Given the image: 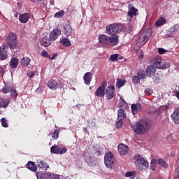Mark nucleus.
<instances>
[{"label": "nucleus", "instance_id": "obj_1", "mask_svg": "<svg viewBox=\"0 0 179 179\" xmlns=\"http://www.w3.org/2000/svg\"><path fill=\"white\" fill-rule=\"evenodd\" d=\"M99 44L102 45H117L118 44V36L108 37L107 35L101 34L98 36Z\"/></svg>", "mask_w": 179, "mask_h": 179}, {"label": "nucleus", "instance_id": "obj_2", "mask_svg": "<svg viewBox=\"0 0 179 179\" xmlns=\"http://www.w3.org/2000/svg\"><path fill=\"white\" fill-rule=\"evenodd\" d=\"M131 127L134 132L138 135H144V134H146L149 131L148 124L142 122L132 123Z\"/></svg>", "mask_w": 179, "mask_h": 179}, {"label": "nucleus", "instance_id": "obj_3", "mask_svg": "<svg viewBox=\"0 0 179 179\" xmlns=\"http://www.w3.org/2000/svg\"><path fill=\"white\" fill-rule=\"evenodd\" d=\"M122 27L120 24H110L106 26V33L108 36H117L121 31Z\"/></svg>", "mask_w": 179, "mask_h": 179}, {"label": "nucleus", "instance_id": "obj_4", "mask_svg": "<svg viewBox=\"0 0 179 179\" xmlns=\"http://www.w3.org/2000/svg\"><path fill=\"white\" fill-rule=\"evenodd\" d=\"M6 44L10 47V50H15L17 48V37L16 34L11 32L6 37Z\"/></svg>", "mask_w": 179, "mask_h": 179}, {"label": "nucleus", "instance_id": "obj_5", "mask_svg": "<svg viewBox=\"0 0 179 179\" xmlns=\"http://www.w3.org/2000/svg\"><path fill=\"white\" fill-rule=\"evenodd\" d=\"M135 165L138 170H146L149 167V162L144 157L139 156L136 158Z\"/></svg>", "mask_w": 179, "mask_h": 179}, {"label": "nucleus", "instance_id": "obj_6", "mask_svg": "<svg viewBox=\"0 0 179 179\" xmlns=\"http://www.w3.org/2000/svg\"><path fill=\"white\" fill-rule=\"evenodd\" d=\"M104 164L107 169H113L114 167V155H113V153L108 152L105 154Z\"/></svg>", "mask_w": 179, "mask_h": 179}, {"label": "nucleus", "instance_id": "obj_7", "mask_svg": "<svg viewBox=\"0 0 179 179\" xmlns=\"http://www.w3.org/2000/svg\"><path fill=\"white\" fill-rule=\"evenodd\" d=\"M106 87H107V82H103L95 92L96 97H104L106 96Z\"/></svg>", "mask_w": 179, "mask_h": 179}, {"label": "nucleus", "instance_id": "obj_8", "mask_svg": "<svg viewBox=\"0 0 179 179\" xmlns=\"http://www.w3.org/2000/svg\"><path fill=\"white\" fill-rule=\"evenodd\" d=\"M139 15V11L135 6H134V4L129 3L128 5V12H127V16L129 18V20L134 17V16H138Z\"/></svg>", "mask_w": 179, "mask_h": 179}, {"label": "nucleus", "instance_id": "obj_9", "mask_svg": "<svg viewBox=\"0 0 179 179\" xmlns=\"http://www.w3.org/2000/svg\"><path fill=\"white\" fill-rule=\"evenodd\" d=\"M115 92V87H114L113 85H110L105 90L106 97L108 98V100H111V99L114 97Z\"/></svg>", "mask_w": 179, "mask_h": 179}, {"label": "nucleus", "instance_id": "obj_10", "mask_svg": "<svg viewBox=\"0 0 179 179\" xmlns=\"http://www.w3.org/2000/svg\"><path fill=\"white\" fill-rule=\"evenodd\" d=\"M62 31L59 29H55L50 33L49 38L51 41H55L61 34Z\"/></svg>", "mask_w": 179, "mask_h": 179}, {"label": "nucleus", "instance_id": "obj_11", "mask_svg": "<svg viewBox=\"0 0 179 179\" xmlns=\"http://www.w3.org/2000/svg\"><path fill=\"white\" fill-rule=\"evenodd\" d=\"M64 34L66 37H69L72 36V33H73V29H72V27H71V24L69 22H66L64 25Z\"/></svg>", "mask_w": 179, "mask_h": 179}, {"label": "nucleus", "instance_id": "obj_12", "mask_svg": "<svg viewBox=\"0 0 179 179\" xmlns=\"http://www.w3.org/2000/svg\"><path fill=\"white\" fill-rule=\"evenodd\" d=\"M171 118L175 124H179V107L175 108L173 113L171 115Z\"/></svg>", "mask_w": 179, "mask_h": 179}, {"label": "nucleus", "instance_id": "obj_13", "mask_svg": "<svg viewBox=\"0 0 179 179\" xmlns=\"http://www.w3.org/2000/svg\"><path fill=\"white\" fill-rule=\"evenodd\" d=\"M117 149L120 155H124L128 153V146H127V145L120 144L117 146Z\"/></svg>", "mask_w": 179, "mask_h": 179}, {"label": "nucleus", "instance_id": "obj_14", "mask_svg": "<svg viewBox=\"0 0 179 179\" xmlns=\"http://www.w3.org/2000/svg\"><path fill=\"white\" fill-rule=\"evenodd\" d=\"M30 19V14L25 13L24 14H21L19 16V20L21 23H27L29 20Z\"/></svg>", "mask_w": 179, "mask_h": 179}, {"label": "nucleus", "instance_id": "obj_15", "mask_svg": "<svg viewBox=\"0 0 179 179\" xmlns=\"http://www.w3.org/2000/svg\"><path fill=\"white\" fill-rule=\"evenodd\" d=\"M147 76H154L156 73V67L153 65L148 66L146 69Z\"/></svg>", "mask_w": 179, "mask_h": 179}, {"label": "nucleus", "instance_id": "obj_16", "mask_svg": "<svg viewBox=\"0 0 179 179\" xmlns=\"http://www.w3.org/2000/svg\"><path fill=\"white\" fill-rule=\"evenodd\" d=\"M92 73L90 72H87L84 74V76H83V80H84V83L87 85H89L91 82H92Z\"/></svg>", "mask_w": 179, "mask_h": 179}, {"label": "nucleus", "instance_id": "obj_17", "mask_svg": "<svg viewBox=\"0 0 179 179\" xmlns=\"http://www.w3.org/2000/svg\"><path fill=\"white\" fill-rule=\"evenodd\" d=\"M48 86L52 90H57V89L58 88V82H57L56 80H55L53 79L50 80L48 82Z\"/></svg>", "mask_w": 179, "mask_h": 179}, {"label": "nucleus", "instance_id": "obj_18", "mask_svg": "<svg viewBox=\"0 0 179 179\" xmlns=\"http://www.w3.org/2000/svg\"><path fill=\"white\" fill-rule=\"evenodd\" d=\"M148 40L149 36H148V35H146L145 34H143L138 38V43H140L141 45H145V44L148 43Z\"/></svg>", "mask_w": 179, "mask_h": 179}, {"label": "nucleus", "instance_id": "obj_19", "mask_svg": "<svg viewBox=\"0 0 179 179\" xmlns=\"http://www.w3.org/2000/svg\"><path fill=\"white\" fill-rule=\"evenodd\" d=\"M51 39H50V37H43L41 41V45H43V47H48L52 44V42H51Z\"/></svg>", "mask_w": 179, "mask_h": 179}, {"label": "nucleus", "instance_id": "obj_20", "mask_svg": "<svg viewBox=\"0 0 179 179\" xmlns=\"http://www.w3.org/2000/svg\"><path fill=\"white\" fill-rule=\"evenodd\" d=\"M8 58V50L5 49V46L3 48H1L0 46V59L1 61H4Z\"/></svg>", "mask_w": 179, "mask_h": 179}, {"label": "nucleus", "instance_id": "obj_21", "mask_svg": "<svg viewBox=\"0 0 179 179\" xmlns=\"http://www.w3.org/2000/svg\"><path fill=\"white\" fill-rule=\"evenodd\" d=\"M37 165L39 169H42V170H47L48 169V165L45 161H43L41 159L37 160Z\"/></svg>", "mask_w": 179, "mask_h": 179}, {"label": "nucleus", "instance_id": "obj_22", "mask_svg": "<svg viewBox=\"0 0 179 179\" xmlns=\"http://www.w3.org/2000/svg\"><path fill=\"white\" fill-rule=\"evenodd\" d=\"M10 101L7 99L0 98V108H6Z\"/></svg>", "mask_w": 179, "mask_h": 179}, {"label": "nucleus", "instance_id": "obj_23", "mask_svg": "<svg viewBox=\"0 0 179 179\" xmlns=\"http://www.w3.org/2000/svg\"><path fill=\"white\" fill-rule=\"evenodd\" d=\"M50 176L51 173L49 172H44L43 173L38 172L36 173V177L38 178L39 177L41 179H50Z\"/></svg>", "mask_w": 179, "mask_h": 179}, {"label": "nucleus", "instance_id": "obj_24", "mask_svg": "<svg viewBox=\"0 0 179 179\" xmlns=\"http://www.w3.org/2000/svg\"><path fill=\"white\" fill-rule=\"evenodd\" d=\"M12 89H13V85H12V84H10V83L5 84L4 87L2 89V92L4 94H6L9 93V92H10V90H12Z\"/></svg>", "mask_w": 179, "mask_h": 179}, {"label": "nucleus", "instance_id": "obj_25", "mask_svg": "<svg viewBox=\"0 0 179 179\" xmlns=\"http://www.w3.org/2000/svg\"><path fill=\"white\" fill-rule=\"evenodd\" d=\"M27 169L29 170H31V171L36 172L37 171V166H36V164L34 162L29 161L27 164Z\"/></svg>", "mask_w": 179, "mask_h": 179}, {"label": "nucleus", "instance_id": "obj_26", "mask_svg": "<svg viewBox=\"0 0 179 179\" xmlns=\"http://www.w3.org/2000/svg\"><path fill=\"white\" fill-rule=\"evenodd\" d=\"M141 103H137V104H132L131 105V113L134 115H135V114H137L138 113V110H141Z\"/></svg>", "mask_w": 179, "mask_h": 179}, {"label": "nucleus", "instance_id": "obj_27", "mask_svg": "<svg viewBox=\"0 0 179 179\" xmlns=\"http://www.w3.org/2000/svg\"><path fill=\"white\" fill-rule=\"evenodd\" d=\"M157 68V69H169V68H170V64H169V63L165 62L162 59L161 60V62H159V64Z\"/></svg>", "mask_w": 179, "mask_h": 179}, {"label": "nucleus", "instance_id": "obj_28", "mask_svg": "<svg viewBox=\"0 0 179 179\" xmlns=\"http://www.w3.org/2000/svg\"><path fill=\"white\" fill-rule=\"evenodd\" d=\"M17 65H19V59L16 57H13L10 62V66L16 69L17 68Z\"/></svg>", "mask_w": 179, "mask_h": 179}, {"label": "nucleus", "instance_id": "obj_29", "mask_svg": "<svg viewBox=\"0 0 179 179\" xmlns=\"http://www.w3.org/2000/svg\"><path fill=\"white\" fill-rule=\"evenodd\" d=\"M157 162L163 169H169V164L163 159L159 158Z\"/></svg>", "mask_w": 179, "mask_h": 179}, {"label": "nucleus", "instance_id": "obj_30", "mask_svg": "<svg viewBox=\"0 0 179 179\" xmlns=\"http://www.w3.org/2000/svg\"><path fill=\"white\" fill-rule=\"evenodd\" d=\"M30 58L28 57H23L21 61L20 64L22 66H29V64H30Z\"/></svg>", "mask_w": 179, "mask_h": 179}, {"label": "nucleus", "instance_id": "obj_31", "mask_svg": "<svg viewBox=\"0 0 179 179\" xmlns=\"http://www.w3.org/2000/svg\"><path fill=\"white\" fill-rule=\"evenodd\" d=\"M83 156L86 163L92 164V157L90 156V153H89V152H85Z\"/></svg>", "mask_w": 179, "mask_h": 179}, {"label": "nucleus", "instance_id": "obj_32", "mask_svg": "<svg viewBox=\"0 0 179 179\" xmlns=\"http://www.w3.org/2000/svg\"><path fill=\"white\" fill-rule=\"evenodd\" d=\"M60 43H62V45H64V47H71V41L68 39V38H64L60 41Z\"/></svg>", "mask_w": 179, "mask_h": 179}, {"label": "nucleus", "instance_id": "obj_33", "mask_svg": "<svg viewBox=\"0 0 179 179\" xmlns=\"http://www.w3.org/2000/svg\"><path fill=\"white\" fill-rule=\"evenodd\" d=\"M118 118L120 120H124L127 117V114H125V110L124 109H119L117 111Z\"/></svg>", "mask_w": 179, "mask_h": 179}, {"label": "nucleus", "instance_id": "obj_34", "mask_svg": "<svg viewBox=\"0 0 179 179\" xmlns=\"http://www.w3.org/2000/svg\"><path fill=\"white\" fill-rule=\"evenodd\" d=\"M125 83H127V81L125 80L118 79L117 80V82H116V87H117L118 89H121V87H122V86H124Z\"/></svg>", "mask_w": 179, "mask_h": 179}, {"label": "nucleus", "instance_id": "obj_35", "mask_svg": "<svg viewBox=\"0 0 179 179\" xmlns=\"http://www.w3.org/2000/svg\"><path fill=\"white\" fill-rule=\"evenodd\" d=\"M157 167V160H156V159H153L152 160H151L150 170H152V171H156Z\"/></svg>", "mask_w": 179, "mask_h": 179}, {"label": "nucleus", "instance_id": "obj_36", "mask_svg": "<svg viewBox=\"0 0 179 179\" xmlns=\"http://www.w3.org/2000/svg\"><path fill=\"white\" fill-rule=\"evenodd\" d=\"M162 60V57H155V58L152 60V64L155 65L154 66H155V68H157L158 66H159V64H160V62H161Z\"/></svg>", "mask_w": 179, "mask_h": 179}, {"label": "nucleus", "instance_id": "obj_37", "mask_svg": "<svg viewBox=\"0 0 179 179\" xmlns=\"http://www.w3.org/2000/svg\"><path fill=\"white\" fill-rule=\"evenodd\" d=\"M50 152H51V153H55V154L59 155V146H58V145L52 146L50 148Z\"/></svg>", "mask_w": 179, "mask_h": 179}, {"label": "nucleus", "instance_id": "obj_38", "mask_svg": "<svg viewBox=\"0 0 179 179\" xmlns=\"http://www.w3.org/2000/svg\"><path fill=\"white\" fill-rule=\"evenodd\" d=\"M164 23H166V19L161 17L156 21L155 24L157 26V27H159V26H162V24H164Z\"/></svg>", "mask_w": 179, "mask_h": 179}, {"label": "nucleus", "instance_id": "obj_39", "mask_svg": "<svg viewBox=\"0 0 179 179\" xmlns=\"http://www.w3.org/2000/svg\"><path fill=\"white\" fill-rule=\"evenodd\" d=\"M125 177H129L131 179H135L136 177V173L135 171L127 172L125 174Z\"/></svg>", "mask_w": 179, "mask_h": 179}, {"label": "nucleus", "instance_id": "obj_40", "mask_svg": "<svg viewBox=\"0 0 179 179\" xmlns=\"http://www.w3.org/2000/svg\"><path fill=\"white\" fill-rule=\"evenodd\" d=\"M64 15H65V11H64V10H61L55 14V17L61 19V17H63Z\"/></svg>", "mask_w": 179, "mask_h": 179}, {"label": "nucleus", "instance_id": "obj_41", "mask_svg": "<svg viewBox=\"0 0 179 179\" xmlns=\"http://www.w3.org/2000/svg\"><path fill=\"white\" fill-rule=\"evenodd\" d=\"M136 55L139 61H142L143 59V51L142 50H138Z\"/></svg>", "mask_w": 179, "mask_h": 179}, {"label": "nucleus", "instance_id": "obj_42", "mask_svg": "<svg viewBox=\"0 0 179 179\" xmlns=\"http://www.w3.org/2000/svg\"><path fill=\"white\" fill-rule=\"evenodd\" d=\"M137 76H138V77H140L141 79H145L146 74L145 73V71L143 70H140L138 73H137Z\"/></svg>", "mask_w": 179, "mask_h": 179}, {"label": "nucleus", "instance_id": "obj_43", "mask_svg": "<svg viewBox=\"0 0 179 179\" xmlns=\"http://www.w3.org/2000/svg\"><path fill=\"white\" fill-rule=\"evenodd\" d=\"M118 54H114L110 56V59L112 62H115L118 59Z\"/></svg>", "mask_w": 179, "mask_h": 179}, {"label": "nucleus", "instance_id": "obj_44", "mask_svg": "<svg viewBox=\"0 0 179 179\" xmlns=\"http://www.w3.org/2000/svg\"><path fill=\"white\" fill-rule=\"evenodd\" d=\"M59 135V129H56L52 135V138H54V139H58Z\"/></svg>", "mask_w": 179, "mask_h": 179}, {"label": "nucleus", "instance_id": "obj_45", "mask_svg": "<svg viewBox=\"0 0 179 179\" xmlns=\"http://www.w3.org/2000/svg\"><path fill=\"white\" fill-rule=\"evenodd\" d=\"M132 31V25L127 24L124 27V33H131Z\"/></svg>", "mask_w": 179, "mask_h": 179}, {"label": "nucleus", "instance_id": "obj_46", "mask_svg": "<svg viewBox=\"0 0 179 179\" xmlns=\"http://www.w3.org/2000/svg\"><path fill=\"white\" fill-rule=\"evenodd\" d=\"M10 96H11V97H13V99H16L17 97V92H16V91L15 90L12 89L10 91Z\"/></svg>", "mask_w": 179, "mask_h": 179}, {"label": "nucleus", "instance_id": "obj_47", "mask_svg": "<svg viewBox=\"0 0 179 179\" xmlns=\"http://www.w3.org/2000/svg\"><path fill=\"white\" fill-rule=\"evenodd\" d=\"M133 82H134V83H139L141 82V78L138 73L133 77Z\"/></svg>", "mask_w": 179, "mask_h": 179}, {"label": "nucleus", "instance_id": "obj_48", "mask_svg": "<svg viewBox=\"0 0 179 179\" xmlns=\"http://www.w3.org/2000/svg\"><path fill=\"white\" fill-rule=\"evenodd\" d=\"M1 122L2 127H3L4 128H8V121H6V118L3 117L1 120Z\"/></svg>", "mask_w": 179, "mask_h": 179}, {"label": "nucleus", "instance_id": "obj_49", "mask_svg": "<svg viewBox=\"0 0 179 179\" xmlns=\"http://www.w3.org/2000/svg\"><path fill=\"white\" fill-rule=\"evenodd\" d=\"M89 127L91 128V129H96V120H93L90 124Z\"/></svg>", "mask_w": 179, "mask_h": 179}, {"label": "nucleus", "instance_id": "obj_50", "mask_svg": "<svg viewBox=\"0 0 179 179\" xmlns=\"http://www.w3.org/2000/svg\"><path fill=\"white\" fill-rule=\"evenodd\" d=\"M66 152H68V149L66 148H59V155H64Z\"/></svg>", "mask_w": 179, "mask_h": 179}, {"label": "nucleus", "instance_id": "obj_51", "mask_svg": "<svg viewBox=\"0 0 179 179\" xmlns=\"http://www.w3.org/2000/svg\"><path fill=\"white\" fill-rule=\"evenodd\" d=\"M41 55L44 57V58H50V55L48 54V52H47L46 50H43L41 52Z\"/></svg>", "mask_w": 179, "mask_h": 179}, {"label": "nucleus", "instance_id": "obj_52", "mask_svg": "<svg viewBox=\"0 0 179 179\" xmlns=\"http://www.w3.org/2000/svg\"><path fill=\"white\" fill-rule=\"evenodd\" d=\"M120 106L123 108H127V107H128V103H127V102L122 99V102L120 103Z\"/></svg>", "mask_w": 179, "mask_h": 179}, {"label": "nucleus", "instance_id": "obj_53", "mask_svg": "<svg viewBox=\"0 0 179 179\" xmlns=\"http://www.w3.org/2000/svg\"><path fill=\"white\" fill-rule=\"evenodd\" d=\"M122 119H119V120L116 122V127L121 128L122 127Z\"/></svg>", "mask_w": 179, "mask_h": 179}, {"label": "nucleus", "instance_id": "obj_54", "mask_svg": "<svg viewBox=\"0 0 179 179\" xmlns=\"http://www.w3.org/2000/svg\"><path fill=\"white\" fill-rule=\"evenodd\" d=\"M156 113V109L155 107H152L150 110H148V113L150 114V115H153Z\"/></svg>", "mask_w": 179, "mask_h": 179}, {"label": "nucleus", "instance_id": "obj_55", "mask_svg": "<svg viewBox=\"0 0 179 179\" xmlns=\"http://www.w3.org/2000/svg\"><path fill=\"white\" fill-rule=\"evenodd\" d=\"M50 179H59V176L55 173H50Z\"/></svg>", "mask_w": 179, "mask_h": 179}, {"label": "nucleus", "instance_id": "obj_56", "mask_svg": "<svg viewBox=\"0 0 179 179\" xmlns=\"http://www.w3.org/2000/svg\"><path fill=\"white\" fill-rule=\"evenodd\" d=\"M174 179H179V170L176 169L174 176H173Z\"/></svg>", "mask_w": 179, "mask_h": 179}, {"label": "nucleus", "instance_id": "obj_57", "mask_svg": "<svg viewBox=\"0 0 179 179\" xmlns=\"http://www.w3.org/2000/svg\"><path fill=\"white\" fill-rule=\"evenodd\" d=\"M158 52L160 55H163V54H164V52H166V50H164V48H159Z\"/></svg>", "mask_w": 179, "mask_h": 179}, {"label": "nucleus", "instance_id": "obj_58", "mask_svg": "<svg viewBox=\"0 0 179 179\" xmlns=\"http://www.w3.org/2000/svg\"><path fill=\"white\" fill-rule=\"evenodd\" d=\"M152 93H153V91L150 88H148V89L145 90V94H152Z\"/></svg>", "mask_w": 179, "mask_h": 179}, {"label": "nucleus", "instance_id": "obj_59", "mask_svg": "<svg viewBox=\"0 0 179 179\" xmlns=\"http://www.w3.org/2000/svg\"><path fill=\"white\" fill-rule=\"evenodd\" d=\"M5 73V71L2 67H0V76H2Z\"/></svg>", "mask_w": 179, "mask_h": 179}, {"label": "nucleus", "instance_id": "obj_60", "mask_svg": "<svg viewBox=\"0 0 179 179\" xmlns=\"http://www.w3.org/2000/svg\"><path fill=\"white\" fill-rule=\"evenodd\" d=\"M31 2H36V3H40L41 2V0H30Z\"/></svg>", "mask_w": 179, "mask_h": 179}, {"label": "nucleus", "instance_id": "obj_61", "mask_svg": "<svg viewBox=\"0 0 179 179\" xmlns=\"http://www.w3.org/2000/svg\"><path fill=\"white\" fill-rule=\"evenodd\" d=\"M96 154L97 155V156H100V155H101V151L98 150V151L96 152Z\"/></svg>", "mask_w": 179, "mask_h": 179}, {"label": "nucleus", "instance_id": "obj_62", "mask_svg": "<svg viewBox=\"0 0 179 179\" xmlns=\"http://www.w3.org/2000/svg\"><path fill=\"white\" fill-rule=\"evenodd\" d=\"M28 76H29V78H33L34 76V73H31V74L29 73Z\"/></svg>", "mask_w": 179, "mask_h": 179}, {"label": "nucleus", "instance_id": "obj_63", "mask_svg": "<svg viewBox=\"0 0 179 179\" xmlns=\"http://www.w3.org/2000/svg\"><path fill=\"white\" fill-rule=\"evenodd\" d=\"M176 96L177 99H178V100H179V92H177L176 93Z\"/></svg>", "mask_w": 179, "mask_h": 179}, {"label": "nucleus", "instance_id": "obj_64", "mask_svg": "<svg viewBox=\"0 0 179 179\" xmlns=\"http://www.w3.org/2000/svg\"><path fill=\"white\" fill-rule=\"evenodd\" d=\"M49 59H52V60L55 59V56H52V57H50Z\"/></svg>", "mask_w": 179, "mask_h": 179}]
</instances>
